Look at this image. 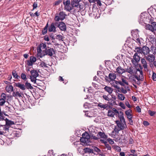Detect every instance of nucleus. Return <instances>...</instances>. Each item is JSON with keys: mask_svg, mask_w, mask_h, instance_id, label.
<instances>
[{"mask_svg": "<svg viewBox=\"0 0 156 156\" xmlns=\"http://www.w3.org/2000/svg\"><path fill=\"white\" fill-rule=\"evenodd\" d=\"M120 81L121 83L120 85L122 86H124L126 85H128L129 84L127 78L125 77L122 78Z\"/></svg>", "mask_w": 156, "mask_h": 156, "instance_id": "412c9836", "label": "nucleus"}, {"mask_svg": "<svg viewBox=\"0 0 156 156\" xmlns=\"http://www.w3.org/2000/svg\"><path fill=\"white\" fill-rule=\"evenodd\" d=\"M81 0H73L71 2L72 5L73 7H76L78 8L79 5V2Z\"/></svg>", "mask_w": 156, "mask_h": 156, "instance_id": "5701e85b", "label": "nucleus"}, {"mask_svg": "<svg viewBox=\"0 0 156 156\" xmlns=\"http://www.w3.org/2000/svg\"><path fill=\"white\" fill-rule=\"evenodd\" d=\"M21 130V129H17L16 130H13V134L15 135L16 137H18L19 136Z\"/></svg>", "mask_w": 156, "mask_h": 156, "instance_id": "7c9ffc66", "label": "nucleus"}, {"mask_svg": "<svg viewBox=\"0 0 156 156\" xmlns=\"http://www.w3.org/2000/svg\"><path fill=\"white\" fill-rule=\"evenodd\" d=\"M57 26L62 31H65L66 30V27L65 24L62 22L58 23Z\"/></svg>", "mask_w": 156, "mask_h": 156, "instance_id": "dca6fc26", "label": "nucleus"}, {"mask_svg": "<svg viewBox=\"0 0 156 156\" xmlns=\"http://www.w3.org/2000/svg\"><path fill=\"white\" fill-rule=\"evenodd\" d=\"M37 55L38 57L42 58L44 55V54H43L41 52L39 53H37Z\"/></svg>", "mask_w": 156, "mask_h": 156, "instance_id": "4d7b16f0", "label": "nucleus"}, {"mask_svg": "<svg viewBox=\"0 0 156 156\" xmlns=\"http://www.w3.org/2000/svg\"><path fill=\"white\" fill-rule=\"evenodd\" d=\"M152 78L154 81H156V74L154 72H153Z\"/></svg>", "mask_w": 156, "mask_h": 156, "instance_id": "6e6d98bb", "label": "nucleus"}, {"mask_svg": "<svg viewBox=\"0 0 156 156\" xmlns=\"http://www.w3.org/2000/svg\"><path fill=\"white\" fill-rule=\"evenodd\" d=\"M86 139H87L85 138H81L80 139V141L82 142L85 143L86 142Z\"/></svg>", "mask_w": 156, "mask_h": 156, "instance_id": "0e129e2a", "label": "nucleus"}, {"mask_svg": "<svg viewBox=\"0 0 156 156\" xmlns=\"http://www.w3.org/2000/svg\"><path fill=\"white\" fill-rule=\"evenodd\" d=\"M40 65L41 66L43 67L44 69L47 68L48 67L47 64L43 62H41Z\"/></svg>", "mask_w": 156, "mask_h": 156, "instance_id": "ea45409f", "label": "nucleus"}, {"mask_svg": "<svg viewBox=\"0 0 156 156\" xmlns=\"http://www.w3.org/2000/svg\"><path fill=\"white\" fill-rule=\"evenodd\" d=\"M107 140L111 144H112L114 143V142L113 140L110 138L107 139Z\"/></svg>", "mask_w": 156, "mask_h": 156, "instance_id": "13d9d810", "label": "nucleus"}, {"mask_svg": "<svg viewBox=\"0 0 156 156\" xmlns=\"http://www.w3.org/2000/svg\"><path fill=\"white\" fill-rule=\"evenodd\" d=\"M113 81L115 82V84H114V83H113L112 84V85L113 84H115V85H117V84H119L120 85L121 84V81L120 80H119V81H116V80H113Z\"/></svg>", "mask_w": 156, "mask_h": 156, "instance_id": "864d4df0", "label": "nucleus"}, {"mask_svg": "<svg viewBox=\"0 0 156 156\" xmlns=\"http://www.w3.org/2000/svg\"><path fill=\"white\" fill-rule=\"evenodd\" d=\"M47 29L45 27H44V30H42V33L43 34H46L47 31Z\"/></svg>", "mask_w": 156, "mask_h": 156, "instance_id": "774afa93", "label": "nucleus"}, {"mask_svg": "<svg viewBox=\"0 0 156 156\" xmlns=\"http://www.w3.org/2000/svg\"><path fill=\"white\" fill-rule=\"evenodd\" d=\"M116 71L118 73L121 74L125 73V69H123L120 67H118L116 69Z\"/></svg>", "mask_w": 156, "mask_h": 156, "instance_id": "bb28decb", "label": "nucleus"}, {"mask_svg": "<svg viewBox=\"0 0 156 156\" xmlns=\"http://www.w3.org/2000/svg\"><path fill=\"white\" fill-rule=\"evenodd\" d=\"M119 106L121 107L123 109H125L126 107L124 104L122 102H120L119 103Z\"/></svg>", "mask_w": 156, "mask_h": 156, "instance_id": "e2e57ef3", "label": "nucleus"}, {"mask_svg": "<svg viewBox=\"0 0 156 156\" xmlns=\"http://www.w3.org/2000/svg\"><path fill=\"white\" fill-rule=\"evenodd\" d=\"M40 47L42 49H44L46 48V45L45 44L42 43L40 44Z\"/></svg>", "mask_w": 156, "mask_h": 156, "instance_id": "de8ad7c7", "label": "nucleus"}, {"mask_svg": "<svg viewBox=\"0 0 156 156\" xmlns=\"http://www.w3.org/2000/svg\"><path fill=\"white\" fill-rule=\"evenodd\" d=\"M140 58L138 54L135 53L133 56V58L132 60V62L133 64L136 65L140 60Z\"/></svg>", "mask_w": 156, "mask_h": 156, "instance_id": "423d86ee", "label": "nucleus"}, {"mask_svg": "<svg viewBox=\"0 0 156 156\" xmlns=\"http://www.w3.org/2000/svg\"><path fill=\"white\" fill-rule=\"evenodd\" d=\"M138 75H139V76L136 75H134V77L137 80V84H140V81H143L144 79V76L143 75V73L142 72V73H138Z\"/></svg>", "mask_w": 156, "mask_h": 156, "instance_id": "9d476101", "label": "nucleus"}, {"mask_svg": "<svg viewBox=\"0 0 156 156\" xmlns=\"http://www.w3.org/2000/svg\"><path fill=\"white\" fill-rule=\"evenodd\" d=\"M138 30H137L136 32H135V33H134V31H132L131 33L132 34V35L133 36V38L135 39V40H136V41L138 43H140V39L139 38V36L137 35H138V32H137Z\"/></svg>", "mask_w": 156, "mask_h": 156, "instance_id": "a211bd4d", "label": "nucleus"}, {"mask_svg": "<svg viewBox=\"0 0 156 156\" xmlns=\"http://www.w3.org/2000/svg\"><path fill=\"white\" fill-rule=\"evenodd\" d=\"M147 18L144 17V16H143V14H141L140 16V18L139 20L140 23L143 24V23L145 22V20Z\"/></svg>", "mask_w": 156, "mask_h": 156, "instance_id": "b1692460", "label": "nucleus"}, {"mask_svg": "<svg viewBox=\"0 0 156 156\" xmlns=\"http://www.w3.org/2000/svg\"><path fill=\"white\" fill-rule=\"evenodd\" d=\"M21 77L23 80H26L27 79L26 75L24 73H22L21 74Z\"/></svg>", "mask_w": 156, "mask_h": 156, "instance_id": "c03bdc74", "label": "nucleus"}, {"mask_svg": "<svg viewBox=\"0 0 156 156\" xmlns=\"http://www.w3.org/2000/svg\"><path fill=\"white\" fill-rule=\"evenodd\" d=\"M5 99L0 98V105L3 106L5 103Z\"/></svg>", "mask_w": 156, "mask_h": 156, "instance_id": "49530a36", "label": "nucleus"}, {"mask_svg": "<svg viewBox=\"0 0 156 156\" xmlns=\"http://www.w3.org/2000/svg\"><path fill=\"white\" fill-rule=\"evenodd\" d=\"M105 147L107 148L108 150H111V147L109 144H108V142L105 144Z\"/></svg>", "mask_w": 156, "mask_h": 156, "instance_id": "09e8293b", "label": "nucleus"}, {"mask_svg": "<svg viewBox=\"0 0 156 156\" xmlns=\"http://www.w3.org/2000/svg\"><path fill=\"white\" fill-rule=\"evenodd\" d=\"M6 91L8 93H10L13 90V87L11 85H7L5 87Z\"/></svg>", "mask_w": 156, "mask_h": 156, "instance_id": "a878e982", "label": "nucleus"}, {"mask_svg": "<svg viewBox=\"0 0 156 156\" xmlns=\"http://www.w3.org/2000/svg\"><path fill=\"white\" fill-rule=\"evenodd\" d=\"M108 76L109 79L112 80V82H113V80L116 77V75L114 73H110L109 74Z\"/></svg>", "mask_w": 156, "mask_h": 156, "instance_id": "c85d7f7f", "label": "nucleus"}, {"mask_svg": "<svg viewBox=\"0 0 156 156\" xmlns=\"http://www.w3.org/2000/svg\"><path fill=\"white\" fill-rule=\"evenodd\" d=\"M112 86L115 88L118 89V92L121 91L122 93L123 94H126L127 93V91H129L130 90L128 87H125L124 88L123 87H121L120 88L118 86L116 85L113 84Z\"/></svg>", "mask_w": 156, "mask_h": 156, "instance_id": "7ed1b4c3", "label": "nucleus"}, {"mask_svg": "<svg viewBox=\"0 0 156 156\" xmlns=\"http://www.w3.org/2000/svg\"><path fill=\"white\" fill-rule=\"evenodd\" d=\"M2 120V121L4 123V124H1L0 123V126H5L6 125L7 126H9L11 125L14 124V123L13 122L8 120L7 119H6L5 120H4L3 119Z\"/></svg>", "mask_w": 156, "mask_h": 156, "instance_id": "2eb2a0df", "label": "nucleus"}, {"mask_svg": "<svg viewBox=\"0 0 156 156\" xmlns=\"http://www.w3.org/2000/svg\"><path fill=\"white\" fill-rule=\"evenodd\" d=\"M125 73L127 72L132 75L137 74L138 75V72L140 73H142V71L141 69L132 66L127 67L126 68H125Z\"/></svg>", "mask_w": 156, "mask_h": 156, "instance_id": "f257e3e1", "label": "nucleus"}, {"mask_svg": "<svg viewBox=\"0 0 156 156\" xmlns=\"http://www.w3.org/2000/svg\"><path fill=\"white\" fill-rule=\"evenodd\" d=\"M146 29L152 32L156 31V22H152L151 25H147L146 26Z\"/></svg>", "mask_w": 156, "mask_h": 156, "instance_id": "39448f33", "label": "nucleus"}, {"mask_svg": "<svg viewBox=\"0 0 156 156\" xmlns=\"http://www.w3.org/2000/svg\"><path fill=\"white\" fill-rule=\"evenodd\" d=\"M117 114H118V117L122 125L125 124V121L123 112L121 111L119 112L118 111V113H117Z\"/></svg>", "mask_w": 156, "mask_h": 156, "instance_id": "1a4fd4ad", "label": "nucleus"}, {"mask_svg": "<svg viewBox=\"0 0 156 156\" xmlns=\"http://www.w3.org/2000/svg\"><path fill=\"white\" fill-rule=\"evenodd\" d=\"M152 52L154 55H156V47L152 48Z\"/></svg>", "mask_w": 156, "mask_h": 156, "instance_id": "680f3d73", "label": "nucleus"}, {"mask_svg": "<svg viewBox=\"0 0 156 156\" xmlns=\"http://www.w3.org/2000/svg\"><path fill=\"white\" fill-rule=\"evenodd\" d=\"M142 54L145 56L149 54L150 50L149 48L146 46H144L141 48Z\"/></svg>", "mask_w": 156, "mask_h": 156, "instance_id": "0eeeda50", "label": "nucleus"}, {"mask_svg": "<svg viewBox=\"0 0 156 156\" xmlns=\"http://www.w3.org/2000/svg\"><path fill=\"white\" fill-rule=\"evenodd\" d=\"M1 98L5 100L6 99V95L4 93H2L1 95Z\"/></svg>", "mask_w": 156, "mask_h": 156, "instance_id": "052dcab7", "label": "nucleus"}, {"mask_svg": "<svg viewBox=\"0 0 156 156\" xmlns=\"http://www.w3.org/2000/svg\"><path fill=\"white\" fill-rule=\"evenodd\" d=\"M118 96L119 99L121 101H123L125 100V98L124 95L122 94H119Z\"/></svg>", "mask_w": 156, "mask_h": 156, "instance_id": "4c0bfd02", "label": "nucleus"}, {"mask_svg": "<svg viewBox=\"0 0 156 156\" xmlns=\"http://www.w3.org/2000/svg\"><path fill=\"white\" fill-rule=\"evenodd\" d=\"M118 113V111L115 108H113L112 110L109 109L108 112V115L113 117L114 115Z\"/></svg>", "mask_w": 156, "mask_h": 156, "instance_id": "4468645a", "label": "nucleus"}, {"mask_svg": "<svg viewBox=\"0 0 156 156\" xmlns=\"http://www.w3.org/2000/svg\"><path fill=\"white\" fill-rule=\"evenodd\" d=\"M84 150L86 152L93 153V150L92 149L88 148H86L84 149Z\"/></svg>", "mask_w": 156, "mask_h": 156, "instance_id": "58836bf2", "label": "nucleus"}, {"mask_svg": "<svg viewBox=\"0 0 156 156\" xmlns=\"http://www.w3.org/2000/svg\"><path fill=\"white\" fill-rule=\"evenodd\" d=\"M46 55H48L50 56H51L55 53L54 50L52 48L46 49L45 50Z\"/></svg>", "mask_w": 156, "mask_h": 156, "instance_id": "6ab92c4d", "label": "nucleus"}, {"mask_svg": "<svg viewBox=\"0 0 156 156\" xmlns=\"http://www.w3.org/2000/svg\"><path fill=\"white\" fill-rule=\"evenodd\" d=\"M125 113L127 118L128 119L130 124L131 125H132L133 121L132 119L133 116L132 110L131 109H128L125 111Z\"/></svg>", "mask_w": 156, "mask_h": 156, "instance_id": "20e7f679", "label": "nucleus"}, {"mask_svg": "<svg viewBox=\"0 0 156 156\" xmlns=\"http://www.w3.org/2000/svg\"><path fill=\"white\" fill-rule=\"evenodd\" d=\"M114 148L115 149V151L118 152H120L121 151L120 147L117 146H114Z\"/></svg>", "mask_w": 156, "mask_h": 156, "instance_id": "8fccbe9b", "label": "nucleus"}, {"mask_svg": "<svg viewBox=\"0 0 156 156\" xmlns=\"http://www.w3.org/2000/svg\"><path fill=\"white\" fill-rule=\"evenodd\" d=\"M31 75L30 76L37 77L39 76L37 71L35 70H33L30 72Z\"/></svg>", "mask_w": 156, "mask_h": 156, "instance_id": "393cba45", "label": "nucleus"}, {"mask_svg": "<svg viewBox=\"0 0 156 156\" xmlns=\"http://www.w3.org/2000/svg\"><path fill=\"white\" fill-rule=\"evenodd\" d=\"M98 135L101 138H103V139H107L108 137L104 133L100 132H98Z\"/></svg>", "mask_w": 156, "mask_h": 156, "instance_id": "f704fd0d", "label": "nucleus"}, {"mask_svg": "<svg viewBox=\"0 0 156 156\" xmlns=\"http://www.w3.org/2000/svg\"><path fill=\"white\" fill-rule=\"evenodd\" d=\"M116 122L117 125L118 127H123V125L121 123V124H120V122H121L120 121H119V120H116Z\"/></svg>", "mask_w": 156, "mask_h": 156, "instance_id": "5fc2aeb1", "label": "nucleus"}, {"mask_svg": "<svg viewBox=\"0 0 156 156\" xmlns=\"http://www.w3.org/2000/svg\"><path fill=\"white\" fill-rule=\"evenodd\" d=\"M124 127H115L114 131H113V133L115 132V134L119 133V132L120 131H122Z\"/></svg>", "mask_w": 156, "mask_h": 156, "instance_id": "cd10ccee", "label": "nucleus"}, {"mask_svg": "<svg viewBox=\"0 0 156 156\" xmlns=\"http://www.w3.org/2000/svg\"><path fill=\"white\" fill-rule=\"evenodd\" d=\"M58 24V22H57L52 23L48 28V31L50 32H55L56 31L55 26H57Z\"/></svg>", "mask_w": 156, "mask_h": 156, "instance_id": "6e6552de", "label": "nucleus"}, {"mask_svg": "<svg viewBox=\"0 0 156 156\" xmlns=\"http://www.w3.org/2000/svg\"><path fill=\"white\" fill-rule=\"evenodd\" d=\"M63 3L65 5V8L68 11H69L72 10V8L70 5L69 0L64 1Z\"/></svg>", "mask_w": 156, "mask_h": 156, "instance_id": "9b49d317", "label": "nucleus"}, {"mask_svg": "<svg viewBox=\"0 0 156 156\" xmlns=\"http://www.w3.org/2000/svg\"><path fill=\"white\" fill-rule=\"evenodd\" d=\"M15 85L16 87L19 88L23 90H26L25 85L21 83H15Z\"/></svg>", "mask_w": 156, "mask_h": 156, "instance_id": "4be33fe9", "label": "nucleus"}, {"mask_svg": "<svg viewBox=\"0 0 156 156\" xmlns=\"http://www.w3.org/2000/svg\"><path fill=\"white\" fill-rule=\"evenodd\" d=\"M102 97L106 101H109V98L108 96H107L105 95H104Z\"/></svg>", "mask_w": 156, "mask_h": 156, "instance_id": "bf43d9fd", "label": "nucleus"}, {"mask_svg": "<svg viewBox=\"0 0 156 156\" xmlns=\"http://www.w3.org/2000/svg\"><path fill=\"white\" fill-rule=\"evenodd\" d=\"M141 62L142 65V66L144 67V70L145 71H148L147 68L148 66L145 59L144 58H142L141 59Z\"/></svg>", "mask_w": 156, "mask_h": 156, "instance_id": "aec40b11", "label": "nucleus"}, {"mask_svg": "<svg viewBox=\"0 0 156 156\" xmlns=\"http://www.w3.org/2000/svg\"><path fill=\"white\" fill-rule=\"evenodd\" d=\"M106 139H100V141L101 142V143L104 144H105L107 143V141H106Z\"/></svg>", "mask_w": 156, "mask_h": 156, "instance_id": "3c124183", "label": "nucleus"}, {"mask_svg": "<svg viewBox=\"0 0 156 156\" xmlns=\"http://www.w3.org/2000/svg\"><path fill=\"white\" fill-rule=\"evenodd\" d=\"M145 58L150 63L153 62L155 60V56L152 54L146 55L145 56Z\"/></svg>", "mask_w": 156, "mask_h": 156, "instance_id": "ddd939ff", "label": "nucleus"}, {"mask_svg": "<svg viewBox=\"0 0 156 156\" xmlns=\"http://www.w3.org/2000/svg\"><path fill=\"white\" fill-rule=\"evenodd\" d=\"M66 16V15L63 12H60L58 14H56L55 16L54 20L56 22L59 20L62 21L64 20Z\"/></svg>", "mask_w": 156, "mask_h": 156, "instance_id": "f03ea898", "label": "nucleus"}, {"mask_svg": "<svg viewBox=\"0 0 156 156\" xmlns=\"http://www.w3.org/2000/svg\"><path fill=\"white\" fill-rule=\"evenodd\" d=\"M143 124L145 126H148L149 125V123L146 121H144L143 122Z\"/></svg>", "mask_w": 156, "mask_h": 156, "instance_id": "338daca9", "label": "nucleus"}, {"mask_svg": "<svg viewBox=\"0 0 156 156\" xmlns=\"http://www.w3.org/2000/svg\"><path fill=\"white\" fill-rule=\"evenodd\" d=\"M105 90L108 92L109 94H112L113 91V89L111 87L105 86L104 88Z\"/></svg>", "mask_w": 156, "mask_h": 156, "instance_id": "2f4dec72", "label": "nucleus"}, {"mask_svg": "<svg viewBox=\"0 0 156 156\" xmlns=\"http://www.w3.org/2000/svg\"><path fill=\"white\" fill-rule=\"evenodd\" d=\"M92 150H93V153L94 154H97L101 151L100 149L95 147H94Z\"/></svg>", "mask_w": 156, "mask_h": 156, "instance_id": "72a5a7b5", "label": "nucleus"}, {"mask_svg": "<svg viewBox=\"0 0 156 156\" xmlns=\"http://www.w3.org/2000/svg\"><path fill=\"white\" fill-rule=\"evenodd\" d=\"M97 106L99 107V109L104 110L105 109L107 110L108 108L109 105L107 104H103L101 103H99L97 104Z\"/></svg>", "mask_w": 156, "mask_h": 156, "instance_id": "f3484780", "label": "nucleus"}, {"mask_svg": "<svg viewBox=\"0 0 156 156\" xmlns=\"http://www.w3.org/2000/svg\"><path fill=\"white\" fill-rule=\"evenodd\" d=\"M135 51L136 53L142 54L141 48H140L137 47L136 48Z\"/></svg>", "mask_w": 156, "mask_h": 156, "instance_id": "a19ab883", "label": "nucleus"}, {"mask_svg": "<svg viewBox=\"0 0 156 156\" xmlns=\"http://www.w3.org/2000/svg\"><path fill=\"white\" fill-rule=\"evenodd\" d=\"M12 75L13 77L16 79H18L20 78V76L18 75L17 73L15 71H12Z\"/></svg>", "mask_w": 156, "mask_h": 156, "instance_id": "c9c22d12", "label": "nucleus"}, {"mask_svg": "<svg viewBox=\"0 0 156 156\" xmlns=\"http://www.w3.org/2000/svg\"><path fill=\"white\" fill-rule=\"evenodd\" d=\"M148 113L151 116H153L155 114V112L154 111H152L151 110H149L148 111Z\"/></svg>", "mask_w": 156, "mask_h": 156, "instance_id": "603ef678", "label": "nucleus"}, {"mask_svg": "<svg viewBox=\"0 0 156 156\" xmlns=\"http://www.w3.org/2000/svg\"><path fill=\"white\" fill-rule=\"evenodd\" d=\"M56 38V39L59 41H63V37L62 35L59 34L57 35Z\"/></svg>", "mask_w": 156, "mask_h": 156, "instance_id": "37998d69", "label": "nucleus"}, {"mask_svg": "<svg viewBox=\"0 0 156 156\" xmlns=\"http://www.w3.org/2000/svg\"><path fill=\"white\" fill-rule=\"evenodd\" d=\"M95 1L97 2V5L99 6H101L102 5V4L100 0H95Z\"/></svg>", "mask_w": 156, "mask_h": 156, "instance_id": "69168bd1", "label": "nucleus"}, {"mask_svg": "<svg viewBox=\"0 0 156 156\" xmlns=\"http://www.w3.org/2000/svg\"><path fill=\"white\" fill-rule=\"evenodd\" d=\"M30 79L31 81L33 82L34 83H36V81L37 80L36 77H33L30 76Z\"/></svg>", "mask_w": 156, "mask_h": 156, "instance_id": "79ce46f5", "label": "nucleus"}, {"mask_svg": "<svg viewBox=\"0 0 156 156\" xmlns=\"http://www.w3.org/2000/svg\"><path fill=\"white\" fill-rule=\"evenodd\" d=\"M12 95L14 97L17 98L18 97H22L21 94L18 91L13 92L12 93Z\"/></svg>", "mask_w": 156, "mask_h": 156, "instance_id": "473e14b6", "label": "nucleus"}, {"mask_svg": "<svg viewBox=\"0 0 156 156\" xmlns=\"http://www.w3.org/2000/svg\"><path fill=\"white\" fill-rule=\"evenodd\" d=\"M36 58L34 56H30L29 60L27 61V64L28 66H32L34 63L36 61Z\"/></svg>", "mask_w": 156, "mask_h": 156, "instance_id": "f8f14e48", "label": "nucleus"}, {"mask_svg": "<svg viewBox=\"0 0 156 156\" xmlns=\"http://www.w3.org/2000/svg\"><path fill=\"white\" fill-rule=\"evenodd\" d=\"M10 128V127H5V128L4 129L5 132L0 130V135H2L4 133H6L7 132H9V128Z\"/></svg>", "mask_w": 156, "mask_h": 156, "instance_id": "e433bc0d", "label": "nucleus"}, {"mask_svg": "<svg viewBox=\"0 0 156 156\" xmlns=\"http://www.w3.org/2000/svg\"><path fill=\"white\" fill-rule=\"evenodd\" d=\"M4 114L5 115H6L3 112L1 111V108L0 107V120H2L3 119V115Z\"/></svg>", "mask_w": 156, "mask_h": 156, "instance_id": "a18cd8bd", "label": "nucleus"}, {"mask_svg": "<svg viewBox=\"0 0 156 156\" xmlns=\"http://www.w3.org/2000/svg\"><path fill=\"white\" fill-rule=\"evenodd\" d=\"M25 85L26 89L27 88L28 89L32 90L33 88L31 84L28 82L27 81L25 82Z\"/></svg>", "mask_w": 156, "mask_h": 156, "instance_id": "c756f323", "label": "nucleus"}]
</instances>
